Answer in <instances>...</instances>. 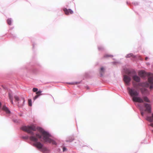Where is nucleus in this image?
<instances>
[{"mask_svg": "<svg viewBox=\"0 0 153 153\" xmlns=\"http://www.w3.org/2000/svg\"><path fill=\"white\" fill-rule=\"evenodd\" d=\"M21 129L23 131L30 134L31 135L30 137V139L35 143H33L34 146L39 149H41L43 146V145L40 142H37L38 138H42V135L38 133H37L35 135H34L33 131H35L36 128L34 125H31L30 126H25L21 127Z\"/></svg>", "mask_w": 153, "mask_h": 153, "instance_id": "1", "label": "nucleus"}, {"mask_svg": "<svg viewBox=\"0 0 153 153\" xmlns=\"http://www.w3.org/2000/svg\"><path fill=\"white\" fill-rule=\"evenodd\" d=\"M127 90L129 95L132 97L133 101L134 102L142 103L144 102H150V101L146 96H143L142 98L138 97L139 94V91L134 88H127Z\"/></svg>", "mask_w": 153, "mask_h": 153, "instance_id": "2", "label": "nucleus"}, {"mask_svg": "<svg viewBox=\"0 0 153 153\" xmlns=\"http://www.w3.org/2000/svg\"><path fill=\"white\" fill-rule=\"evenodd\" d=\"M38 130L42 134L43 136V139L45 142H48L50 143H52L54 145L56 144V143L55 141L49 138L50 135L49 134L45 131L42 128H38Z\"/></svg>", "mask_w": 153, "mask_h": 153, "instance_id": "3", "label": "nucleus"}, {"mask_svg": "<svg viewBox=\"0 0 153 153\" xmlns=\"http://www.w3.org/2000/svg\"><path fill=\"white\" fill-rule=\"evenodd\" d=\"M148 81L150 84V88L151 89L153 88V74H149L148 78Z\"/></svg>", "mask_w": 153, "mask_h": 153, "instance_id": "4", "label": "nucleus"}, {"mask_svg": "<svg viewBox=\"0 0 153 153\" xmlns=\"http://www.w3.org/2000/svg\"><path fill=\"white\" fill-rule=\"evenodd\" d=\"M14 98L15 100L18 101V105L19 106L21 107L23 105L25 102L24 98H22L21 100H20L19 99V97L16 96H14Z\"/></svg>", "mask_w": 153, "mask_h": 153, "instance_id": "5", "label": "nucleus"}, {"mask_svg": "<svg viewBox=\"0 0 153 153\" xmlns=\"http://www.w3.org/2000/svg\"><path fill=\"white\" fill-rule=\"evenodd\" d=\"M123 80L126 84L128 85H129L130 82L131 80V78L129 76L125 75L124 76Z\"/></svg>", "mask_w": 153, "mask_h": 153, "instance_id": "6", "label": "nucleus"}, {"mask_svg": "<svg viewBox=\"0 0 153 153\" xmlns=\"http://www.w3.org/2000/svg\"><path fill=\"white\" fill-rule=\"evenodd\" d=\"M144 107L145 108V111H147L148 113H150L151 112V106L149 104L146 103L144 104Z\"/></svg>", "mask_w": 153, "mask_h": 153, "instance_id": "7", "label": "nucleus"}, {"mask_svg": "<svg viewBox=\"0 0 153 153\" xmlns=\"http://www.w3.org/2000/svg\"><path fill=\"white\" fill-rule=\"evenodd\" d=\"M138 75L142 77H144L147 75V74L145 71H141L138 72Z\"/></svg>", "mask_w": 153, "mask_h": 153, "instance_id": "8", "label": "nucleus"}, {"mask_svg": "<svg viewBox=\"0 0 153 153\" xmlns=\"http://www.w3.org/2000/svg\"><path fill=\"white\" fill-rule=\"evenodd\" d=\"M66 15H68L69 13L72 14L73 13V12L70 9H67V8H64L63 9Z\"/></svg>", "mask_w": 153, "mask_h": 153, "instance_id": "9", "label": "nucleus"}, {"mask_svg": "<svg viewBox=\"0 0 153 153\" xmlns=\"http://www.w3.org/2000/svg\"><path fill=\"white\" fill-rule=\"evenodd\" d=\"M132 78L134 80L137 82H139L140 81V78L136 75L132 76Z\"/></svg>", "mask_w": 153, "mask_h": 153, "instance_id": "10", "label": "nucleus"}, {"mask_svg": "<svg viewBox=\"0 0 153 153\" xmlns=\"http://www.w3.org/2000/svg\"><path fill=\"white\" fill-rule=\"evenodd\" d=\"M138 85L141 87H148L149 86V85L147 82H143L139 83L138 84Z\"/></svg>", "mask_w": 153, "mask_h": 153, "instance_id": "11", "label": "nucleus"}, {"mask_svg": "<svg viewBox=\"0 0 153 153\" xmlns=\"http://www.w3.org/2000/svg\"><path fill=\"white\" fill-rule=\"evenodd\" d=\"M105 70V69L103 67H102L101 68L100 71V73L101 76H103Z\"/></svg>", "mask_w": 153, "mask_h": 153, "instance_id": "12", "label": "nucleus"}, {"mask_svg": "<svg viewBox=\"0 0 153 153\" xmlns=\"http://www.w3.org/2000/svg\"><path fill=\"white\" fill-rule=\"evenodd\" d=\"M2 109L5 111L8 114L10 113V111L8 108L5 106H3Z\"/></svg>", "mask_w": 153, "mask_h": 153, "instance_id": "13", "label": "nucleus"}, {"mask_svg": "<svg viewBox=\"0 0 153 153\" xmlns=\"http://www.w3.org/2000/svg\"><path fill=\"white\" fill-rule=\"evenodd\" d=\"M146 120L150 122H153V114H152V116L151 117H147Z\"/></svg>", "mask_w": 153, "mask_h": 153, "instance_id": "14", "label": "nucleus"}, {"mask_svg": "<svg viewBox=\"0 0 153 153\" xmlns=\"http://www.w3.org/2000/svg\"><path fill=\"white\" fill-rule=\"evenodd\" d=\"M140 90L141 91V93L143 94H145L147 92V89L144 88H140Z\"/></svg>", "mask_w": 153, "mask_h": 153, "instance_id": "15", "label": "nucleus"}, {"mask_svg": "<svg viewBox=\"0 0 153 153\" xmlns=\"http://www.w3.org/2000/svg\"><path fill=\"white\" fill-rule=\"evenodd\" d=\"M48 150L46 147H42V148L41 149V151L42 152L45 153L48 151Z\"/></svg>", "mask_w": 153, "mask_h": 153, "instance_id": "16", "label": "nucleus"}, {"mask_svg": "<svg viewBox=\"0 0 153 153\" xmlns=\"http://www.w3.org/2000/svg\"><path fill=\"white\" fill-rule=\"evenodd\" d=\"M131 57H133V58H134L135 57V56L132 53H129L126 56V58H129Z\"/></svg>", "mask_w": 153, "mask_h": 153, "instance_id": "17", "label": "nucleus"}, {"mask_svg": "<svg viewBox=\"0 0 153 153\" xmlns=\"http://www.w3.org/2000/svg\"><path fill=\"white\" fill-rule=\"evenodd\" d=\"M9 99L10 100L12 104H13V100L12 95L10 94H9Z\"/></svg>", "mask_w": 153, "mask_h": 153, "instance_id": "18", "label": "nucleus"}, {"mask_svg": "<svg viewBox=\"0 0 153 153\" xmlns=\"http://www.w3.org/2000/svg\"><path fill=\"white\" fill-rule=\"evenodd\" d=\"M7 24L9 25H11V19H8L7 20Z\"/></svg>", "mask_w": 153, "mask_h": 153, "instance_id": "19", "label": "nucleus"}, {"mask_svg": "<svg viewBox=\"0 0 153 153\" xmlns=\"http://www.w3.org/2000/svg\"><path fill=\"white\" fill-rule=\"evenodd\" d=\"M113 56L112 55H109L108 54H105L104 56V57L105 58H107L108 57H112Z\"/></svg>", "mask_w": 153, "mask_h": 153, "instance_id": "20", "label": "nucleus"}, {"mask_svg": "<svg viewBox=\"0 0 153 153\" xmlns=\"http://www.w3.org/2000/svg\"><path fill=\"white\" fill-rule=\"evenodd\" d=\"M42 91H39L36 93V95H38L39 96L41 95V93Z\"/></svg>", "mask_w": 153, "mask_h": 153, "instance_id": "21", "label": "nucleus"}, {"mask_svg": "<svg viewBox=\"0 0 153 153\" xmlns=\"http://www.w3.org/2000/svg\"><path fill=\"white\" fill-rule=\"evenodd\" d=\"M28 105L30 106H32V101L31 99L28 100Z\"/></svg>", "mask_w": 153, "mask_h": 153, "instance_id": "22", "label": "nucleus"}, {"mask_svg": "<svg viewBox=\"0 0 153 153\" xmlns=\"http://www.w3.org/2000/svg\"><path fill=\"white\" fill-rule=\"evenodd\" d=\"M79 83L78 82H71V83H68L69 84L71 85H77L79 84Z\"/></svg>", "mask_w": 153, "mask_h": 153, "instance_id": "23", "label": "nucleus"}, {"mask_svg": "<svg viewBox=\"0 0 153 153\" xmlns=\"http://www.w3.org/2000/svg\"><path fill=\"white\" fill-rule=\"evenodd\" d=\"M38 89L36 88H33V91L34 92H36L38 91Z\"/></svg>", "mask_w": 153, "mask_h": 153, "instance_id": "24", "label": "nucleus"}, {"mask_svg": "<svg viewBox=\"0 0 153 153\" xmlns=\"http://www.w3.org/2000/svg\"><path fill=\"white\" fill-rule=\"evenodd\" d=\"M39 96L38 95H36L33 98V100H35Z\"/></svg>", "mask_w": 153, "mask_h": 153, "instance_id": "25", "label": "nucleus"}, {"mask_svg": "<svg viewBox=\"0 0 153 153\" xmlns=\"http://www.w3.org/2000/svg\"><path fill=\"white\" fill-rule=\"evenodd\" d=\"M133 85L134 88H136L137 86V84L135 83H133Z\"/></svg>", "mask_w": 153, "mask_h": 153, "instance_id": "26", "label": "nucleus"}, {"mask_svg": "<svg viewBox=\"0 0 153 153\" xmlns=\"http://www.w3.org/2000/svg\"><path fill=\"white\" fill-rule=\"evenodd\" d=\"M67 150V149L64 147L63 148V152L66 151Z\"/></svg>", "mask_w": 153, "mask_h": 153, "instance_id": "27", "label": "nucleus"}, {"mask_svg": "<svg viewBox=\"0 0 153 153\" xmlns=\"http://www.w3.org/2000/svg\"><path fill=\"white\" fill-rule=\"evenodd\" d=\"M71 139L70 140H69V141H70V142H71V141H72L73 140H74V138L73 137H71Z\"/></svg>", "mask_w": 153, "mask_h": 153, "instance_id": "28", "label": "nucleus"}, {"mask_svg": "<svg viewBox=\"0 0 153 153\" xmlns=\"http://www.w3.org/2000/svg\"><path fill=\"white\" fill-rule=\"evenodd\" d=\"M28 138V136H26V137H23V138H24V139H27Z\"/></svg>", "mask_w": 153, "mask_h": 153, "instance_id": "29", "label": "nucleus"}, {"mask_svg": "<svg viewBox=\"0 0 153 153\" xmlns=\"http://www.w3.org/2000/svg\"><path fill=\"white\" fill-rule=\"evenodd\" d=\"M141 115L143 116L144 115V113L142 111L141 112Z\"/></svg>", "mask_w": 153, "mask_h": 153, "instance_id": "30", "label": "nucleus"}, {"mask_svg": "<svg viewBox=\"0 0 153 153\" xmlns=\"http://www.w3.org/2000/svg\"><path fill=\"white\" fill-rule=\"evenodd\" d=\"M150 126H152V127H153V123H151L150 124Z\"/></svg>", "mask_w": 153, "mask_h": 153, "instance_id": "31", "label": "nucleus"}, {"mask_svg": "<svg viewBox=\"0 0 153 153\" xmlns=\"http://www.w3.org/2000/svg\"><path fill=\"white\" fill-rule=\"evenodd\" d=\"M131 73V72L130 71H129L128 72V75H129Z\"/></svg>", "mask_w": 153, "mask_h": 153, "instance_id": "32", "label": "nucleus"}, {"mask_svg": "<svg viewBox=\"0 0 153 153\" xmlns=\"http://www.w3.org/2000/svg\"><path fill=\"white\" fill-rule=\"evenodd\" d=\"M148 59V58L147 57H146L145 58V60H147Z\"/></svg>", "mask_w": 153, "mask_h": 153, "instance_id": "33", "label": "nucleus"}, {"mask_svg": "<svg viewBox=\"0 0 153 153\" xmlns=\"http://www.w3.org/2000/svg\"><path fill=\"white\" fill-rule=\"evenodd\" d=\"M133 72L134 74L135 73V72Z\"/></svg>", "mask_w": 153, "mask_h": 153, "instance_id": "34", "label": "nucleus"}, {"mask_svg": "<svg viewBox=\"0 0 153 153\" xmlns=\"http://www.w3.org/2000/svg\"><path fill=\"white\" fill-rule=\"evenodd\" d=\"M152 132H153V130H152Z\"/></svg>", "mask_w": 153, "mask_h": 153, "instance_id": "35", "label": "nucleus"}]
</instances>
